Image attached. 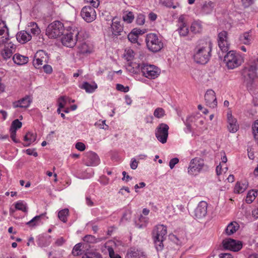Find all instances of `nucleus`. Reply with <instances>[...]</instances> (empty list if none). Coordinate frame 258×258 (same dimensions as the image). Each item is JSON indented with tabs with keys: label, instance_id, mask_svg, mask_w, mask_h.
I'll return each instance as SVG.
<instances>
[{
	"label": "nucleus",
	"instance_id": "9b49d317",
	"mask_svg": "<svg viewBox=\"0 0 258 258\" xmlns=\"http://www.w3.org/2000/svg\"><path fill=\"white\" fill-rule=\"evenodd\" d=\"M218 45L223 52H227L229 49L230 43L228 40V33L226 31H222L219 33L218 35Z\"/></svg>",
	"mask_w": 258,
	"mask_h": 258
},
{
	"label": "nucleus",
	"instance_id": "bf43d9fd",
	"mask_svg": "<svg viewBox=\"0 0 258 258\" xmlns=\"http://www.w3.org/2000/svg\"><path fill=\"white\" fill-rule=\"evenodd\" d=\"M26 153L29 155H33L34 157L38 156L37 153L35 151V149H28L26 150Z\"/></svg>",
	"mask_w": 258,
	"mask_h": 258
},
{
	"label": "nucleus",
	"instance_id": "72a5a7b5",
	"mask_svg": "<svg viewBox=\"0 0 258 258\" xmlns=\"http://www.w3.org/2000/svg\"><path fill=\"white\" fill-rule=\"evenodd\" d=\"M190 31L194 34L201 33L203 31L202 23L199 21L194 22L191 25Z\"/></svg>",
	"mask_w": 258,
	"mask_h": 258
},
{
	"label": "nucleus",
	"instance_id": "49530a36",
	"mask_svg": "<svg viewBox=\"0 0 258 258\" xmlns=\"http://www.w3.org/2000/svg\"><path fill=\"white\" fill-rule=\"evenodd\" d=\"M252 133L255 139H258V120H256L252 125Z\"/></svg>",
	"mask_w": 258,
	"mask_h": 258
},
{
	"label": "nucleus",
	"instance_id": "6e6d98bb",
	"mask_svg": "<svg viewBox=\"0 0 258 258\" xmlns=\"http://www.w3.org/2000/svg\"><path fill=\"white\" fill-rule=\"evenodd\" d=\"M58 106L60 107L63 108L66 104V101L64 96L60 97L58 100Z\"/></svg>",
	"mask_w": 258,
	"mask_h": 258
},
{
	"label": "nucleus",
	"instance_id": "79ce46f5",
	"mask_svg": "<svg viewBox=\"0 0 258 258\" xmlns=\"http://www.w3.org/2000/svg\"><path fill=\"white\" fill-rule=\"evenodd\" d=\"M82 246L81 243H79L75 245L72 250V254L74 256H77L82 254Z\"/></svg>",
	"mask_w": 258,
	"mask_h": 258
},
{
	"label": "nucleus",
	"instance_id": "4be33fe9",
	"mask_svg": "<svg viewBox=\"0 0 258 258\" xmlns=\"http://www.w3.org/2000/svg\"><path fill=\"white\" fill-rule=\"evenodd\" d=\"M227 127L229 131L233 133L236 132L239 126L237 123L236 119L232 116L231 113H227Z\"/></svg>",
	"mask_w": 258,
	"mask_h": 258
},
{
	"label": "nucleus",
	"instance_id": "f8f14e48",
	"mask_svg": "<svg viewBox=\"0 0 258 258\" xmlns=\"http://www.w3.org/2000/svg\"><path fill=\"white\" fill-rule=\"evenodd\" d=\"M223 247L233 251H238L242 248V244L240 241H236L231 238L223 240L222 242Z\"/></svg>",
	"mask_w": 258,
	"mask_h": 258
},
{
	"label": "nucleus",
	"instance_id": "6ab92c4d",
	"mask_svg": "<svg viewBox=\"0 0 258 258\" xmlns=\"http://www.w3.org/2000/svg\"><path fill=\"white\" fill-rule=\"evenodd\" d=\"M111 29L112 35L114 36L121 35L123 30V26L116 18H113L112 20Z\"/></svg>",
	"mask_w": 258,
	"mask_h": 258
},
{
	"label": "nucleus",
	"instance_id": "3c124183",
	"mask_svg": "<svg viewBox=\"0 0 258 258\" xmlns=\"http://www.w3.org/2000/svg\"><path fill=\"white\" fill-rule=\"evenodd\" d=\"M116 89L119 91L126 93L129 91V87L128 86H124L123 85L119 84H116Z\"/></svg>",
	"mask_w": 258,
	"mask_h": 258
},
{
	"label": "nucleus",
	"instance_id": "5fc2aeb1",
	"mask_svg": "<svg viewBox=\"0 0 258 258\" xmlns=\"http://www.w3.org/2000/svg\"><path fill=\"white\" fill-rule=\"evenodd\" d=\"M138 162L137 161V160L134 158H132L130 164L131 168L132 169L135 170L138 167Z\"/></svg>",
	"mask_w": 258,
	"mask_h": 258
},
{
	"label": "nucleus",
	"instance_id": "2eb2a0df",
	"mask_svg": "<svg viewBox=\"0 0 258 258\" xmlns=\"http://www.w3.org/2000/svg\"><path fill=\"white\" fill-rule=\"evenodd\" d=\"M16 49L15 45L11 42L8 43L5 45L4 49L1 51V54L2 57L5 60L10 58L13 54L16 51Z\"/></svg>",
	"mask_w": 258,
	"mask_h": 258
},
{
	"label": "nucleus",
	"instance_id": "2f4dec72",
	"mask_svg": "<svg viewBox=\"0 0 258 258\" xmlns=\"http://www.w3.org/2000/svg\"><path fill=\"white\" fill-rule=\"evenodd\" d=\"M81 88L85 90L86 92L91 93L97 88V85L94 82L91 84L85 82L83 83Z\"/></svg>",
	"mask_w": 258,
	"mask_h": 258
},
{
	"label": "nucleus",
	"instance_id": "5701e85b",
	"mask_svg": "<svg viewBox=\"0 0 258 258\" xmlns=\"http://www.w3.org/2000/svg\"><path fill=\"white\" fill-rule=\"evenodd\" d=\"M16 38L18 42L24 44L30 41L32 36L27 31H21L17 34Z\"/></svg>",
	"mask_w": 258,
	"mask_h": 258
},
{
	"label": "nucleus",
	"instance_id": "8fccbe9b",
	"mask_svg": "<svg viewBox=\"0 0 258 258\" xmlns=\"http://www.w3.org/2000/svg\"><path fill=\"white\" fill-rule=\"evenodd\" d=\"M242 6L245 8H248L252 5L255 0H240Z\"/></svg>",
	"mask_w": 258,
	"mask_h": 258
},
{
	"label": "nucleus",
	"instance_id": "a18cd8bd",
	"mask_svg": "<svg viewBox=\"0 0 258 258\" xmlns=\"http://www.w3.org/2000/svg\"><path fill=\"white\" fill-rule=\"evenodd\" d=\"M154 115L157 118H161L165 115L164 110L162 108H156L154 112Z\"/></svg>",
	"mask_w": 258,
	"mask_h": 258
},
{
	"label": "nucleus",
	"instance_id": "aec40b11",
	"mask_svg": "<svg viewBox=\"0 0 258 258\" xmlns=\"http://www.w3.org/2000/svg\"><path fill=\"white\" fill-rule=\"evenodd\" d=\"M32 101V99L31 96H26L20 100L14 102L13 106L14 108H27L29 106Z\"/></svg>",
	"mask_w": 258,
	"mask_h": 258
},
{
	"label": "nucleus",
	"instance_id": "f3484780",
	"mask_svg": "<svg viewBox=\"0 0 258 258\" xmlns=\"http://www.w3.org/2000/svg\"><path fill=\"white\" fill-rule=\"evenodd\" d=\"M85 165L88 166H96L98 164L99 159L94 152H89L85 155Z\"/></svg>",
	"mask_w": 258,
	"mask_h": 258
},
{
	"label": "nucleus",
	"instance_id": "20e7f679",
	"mask_svg": "<svg viewBox=\"0 0 258 258\" xmlns=\"http://www.w3.org/2000/svg\"><path fill=\"white\" fill-rule=\"evenodd\" d=\"M145 41L147 48L151 52H157L163 47V42L162 40L155 33L147 34Z\"/></svg>",
	"mask_w": 258,
	"mask_h": 258
},
{
	"label": "nucleus",
	"instance_id": "ddd939ff",
	"mask_svg": "<svg viewBox=\"0 0 258 258\" xmlns=\"http://www.w3.org/2000/svg\"><path fill=\"white\" fill-rule=\"evenodd\" d=\"M81 15L82 17L87 22L93 21L96 17L95 9L91 6H85L82 9Z\"/></svg>",
	"mask_w": 258,
	"mask_h": 258
},
{
	"label": "nucleus",
	"instance_id": "39448f33",
	"mask_svg": "<svg viewBox=\"0 0 258 258\" xmlns=\"http://www.w3.org/2000/svg\"><path fill=\"white\" fill-rule=\"evenodd\" d=\"M242 61L241 55L233 50L228 51L224 57V62L229 69L238 67L241 64Z\"/></svg>",
	"mask_w": 258,
	"mask_h": 258
},
{
	"label": "nucleus",
	"instance_id": "9d476101",
	"mask_svg": "<svg viewBox=\"0 0 258 258\" xmlns=\"http://www.w3.org/2000/svg\"><path fill=\"white\" fill-rule=\"evenodd\" d=\"M49 57L48 54L43 50H38L35 54L33 66L39 68L44 63H47Z\"/></svg>",
	"mask_w": 258,
	"mask_h": 258
},
{
	"label": "nucleus",
	"instance_id": "a211bd4d",
	"mask_svg": "<svg viewBox=\"0 0 258 258\" xmlns=\"http://www.w3.org/2000/svg\"><path fill=\"white\" fill-rule=\"evenodd\" d=\"M178 31L181 36H186L189 32L188 28L184 21V17L183 16H179L178 20Z\"/></svg>",
	"mask_w": 258,
	"mask_h": 258
},
{
	"label": "nucleus",
	"instance_id": "1a4fd4ad",
	"mask_svg": "<svg viewBox=\"0 0 258 258\" xmlns=\"http://www.w3.org/2000/svg\"><path fill=\"white\" fill-rule=\"evenodd\" d=\"M168 125L164 123L159 124L155 130V136L157 140L162 144L167 142L168 137Z\"/></svg>",
	"mask_w": 258,
	"mask_h": 258
},
{
	"label": "nucleus",
	"instance_id": "338daca9",
	"mask_svg": "<svg viewBox=\"0 0 258 258\" xmlns=\"http://www.w3.org/2000/svg\"><path fill=\"white\" fill-rule=\"evenodd\" d=\"M149 18L151 21H155L157 19V15L153 13L149 14Z\"/></svg>",
	"mask_w": 258,
	"mask_h": 258
},
{
	"label": "nucleus",
	"instance_id": "a19ab883",
	"mask_svg": "<svg viewBox=\"0 0 258 258\" xmlns=\"http://www.w3.org/2000/svg\"><path fill=\"white\" fill-rule=\"evenodd\" d=\"M82 258H102V256L99 252L91 251L86 252Z\"/></svg>",
	"mask_w": 258,
	"mask_h": 258
},
{
	"label": "nucleus",
	"instance_id": "de8ad7c7",
	"mask_svg": "<svg viewBox=\"0 0 258 258\" xmlns=\"http://www.w3.org/2000/svg\"><path fill=\"white\" fill-rule=\"evenodd\" d=\"M128 40L132 43H136L138 41V36H137L134 32H131L127 35Z\"/></svg>",
	"mask_w": 258,
	"mask_h": 258
},
{
	"label": "nucleus",
	"instance_id": "4468645a",
	"mask_svg": "<svg viewBox=\"0 0 258 258\" xmlns=\"http://www.w3.org/2000/svg\"><path fill=\"white\" fill-rule=\"evenodd\" d=\"M208 204L205 201H201L198 205L194 211V216L197 219L205 217L207 213Z\"/></svg>",
	"mask_w": 258,
	"mask_h": 258
},
{
	"label": "nucleus",
	"instance_id": "c85d7f7f",
	"mask_svg": "<svg viewBox=\"0 0 258 258\" xmlns=\"http://www.w3.org/2000/svg\"><path fill=\"white\" fill-rule=\"evenodd\" d=\"M248 184L246 181L237 182L234 187V191L236 194L243 192L247 188Z\"/></svg>",
	"mask_w": 258,
	"mask_h": 258
},
{
	"label": "nucleus",
	"instance_id": "dca6fc26",
	"mask_svg": "<svg viewBox=\"0 0 258 258\" xmlns=\"http://www.w3.org/2000/svg\"><path fill=\"white\" fill-rule=\"evenodd\" d=\"M206 105L211 108H215L217 105V101L215 92L212 90H208L205 95Z\"/></svg>",
	"mask_w": 258,
	"mask_h": 258
},
{
	"label": "nucleus",
	"instance_id": "412c9836",
	"mask_svg": "<svg viewBox=\"0 0 258 258\" xmlns=\"http://www.w3.org/2000/svg\"><path fill=\"white\" fill-rule=\"evenodd\" d=\"M126 256L127 258H146V255L141 249L131 248L127 250Z\"/></svg>",
	"mask_w": 258,
	"mask_h": 258
},
{
	"label": "nucleus",
	"instance_id": "4c0bfd02",
	"mask_svg": "<svg viewBox=\"0 0 258 258\" xmlns=\"http://www.w3.org/2000/svg\"><path fill=\"white\" fill-rule=\"evenodd\" d=\"M257 195V192L255 190H250L247 194L245 201L248 204L251 203L255 199Z\"/></svg>",
	"mask_w": 258,
	"mask_h": 258
},
{
	"label": "nucleus",
	"instance_id": "b1692460",
	"mask_svg": "<svg viewBox=\"0 0 258 258\" xmlns=\"http://www.w3.org/2000/svg\"><path fill=\"white\" fill-rule=\"evenodd\" d=\"M37 244L40 247H45L51 243V236L50 235H39L37 240Z\"/></svg>",
	"mask_w": 258,
	"mask_h": 258
},
{
	"label": "nucleus",
	"instance_id": "bb28decb",
	"mask_svg": "<svg viewBox=\"0 0 258 258\" xmlns=\"http://www.w3.org/2000/svg\"><path fill=\"white\" fill-rule=\"evenodd\" d=\"M252 40L251 31L245 32L241 34L239 36L240 41L245 45L250 44Z\"/></svg>",
	"mask_w": 258,
	"mask_h": 258
},
{
	"label": "nucleus",
	"instance_id": "f03ea898",
	"mask_svg": "<svg viewBox=\"0 0 258 258\" xmlns=\"http://www.w3.org/2000/svg\"><path fill=\"white\" fill-rule=\"evenodd\" d=\"M167 228L163 225H158L153 231V237L157 250H161L164 246L163 241L166 238Z\"/></svg>",
	"mask_w": 258,
	"mask_h": 258
},
{
	"label": "nucleus",
	"instance_id": "603ef678",
	"mask_svg": "<svg viewBox=\"0 0 258 258\" xmlns=\"http://www.w3.org/2000/svg\"><path fill=\"white\" fill-rule=\"evenodd\" d=\"M108 250L110 258H121L119 254L115 253L114 250L112 247H109L108 248Z\"/></svg>",
	"mask_w": 258,
	"mask_h": 258
},
{
	"label": "nucleus",
	"instance_id": "0e129e2a",
	"mask_svg": "<svg viewBox=\"0 0 258 258\" xmlns=\"http://www.w3.org/2000/svg\"><path fill=\"white\" fill-rule=\"evenodd\" d=\"M146 185V184L145 182H141L139 183V185L137 184L135 185V188L136 189V192H138V190H137V189L139 188H143L144 187H145Z\"/></svg>",
	"mask_w": 258,
	"mask_h": 258
},
{
	"label": "nucleus",
	"instance_id": "473e14b6",
	"mask_svg": "<svg viewBox=\"0 0 258 258\" xmlns=\"http://www.w3.org/2000/svg\"><path fill=\"white\" fill-rule=\"evenodd\" d=\"M45 214H42L40 215L34 217L30 221L26 223V224L29 227H34L39 225L42 223L41 219L44 216Z\"/></svg>",
	"mask_w": 258,
	"mask_h": 258
},
{
	"label": "nucleus",
	"instance_id": "69168bd1",
	"mask_svg": "<svg viewBox=\"0 0 258 258\" xmlns=\"http://www.w3.org/2000/svg\"><path fill=\"white\" fill-rule=\"evenodd\" d=\"M99 126L100 128L104 130H107L108 128V126L105 124V120L102 121L101 123L99 124Z\"/></svg>",
	"mask_w": 258,
	"mask_h": 258
},
{
	"label": "nucleus",
	"instance_id": "6e6552de",
	"mask_svg": "<svg viewBox=\"0 0 258 258\" xmlns=\"http://www.w3.org/2000/svg\"><path fill=\"white\" fill-rule=\"evenodd\" d=\"M138 67L140 68L143 75L149 79H154L160 74V70L154 65L138 64Z\"/></svg>",
	"mask_w": 258,
	"mask_h": 258
},
{
	"label": "nucleus",
	"instance_id": "774afa93",
	"mask_svg": "<svg viewBox=\"0 0 258 258\" xmlns=\"http://www.w3.org/2000/svg\"><path fill=\"white\" fill-rule=\"evenodd\" d=\"M252 215L255 218H258V207L252 211Z\"/></svg>",
	"mask_w": 258,
	"mask_h": 258
},
{
	"label": "nucleus",
	"instance_id": "ea45409f",
	"mask_svg": "<svg viewBox=\"0 0 258 258\" xmlns=\"http://www.w3.org/2000/svg\"><path fill=\"white\" fill-rule=\"evenodd\" d=\"M135 55V52L132 49L128 48L125 49L123 56L127 61H130L133 59Z\"/></svg>",
	"mask_w": 258,
	"mask_h": 258
},
{
	"label": "nucleus",
	"instance_id": "58836bf2",
	"mask_svg": "<svg viewBox=\"0 0 258 258\" xmlns=\"http://www.w3.org/2000/svg\"><path fill=\"white\" fill-rule=\"evenodd\" d=\"M69 215L68 209H64L60 210L58 213V218L63 222L66 223L67 221V217Z\"/></svg>",
	"mask_w": 258,
	"mask_h": 258
},
{
	"label": "nucleus",
	"instance_id": "7c9ffc66",
	"mask_svg": "<svg viewBox=\"0 0 258 258\" xmlns=\"http://www.w3.org/2000/svg\"><path fill=\"white\" fill-rule=\"evenodd\" d=\"M27 31L29 33L31 32L34 35L39 34L41 31L37 24L34 22L29 23Z\"/></svg>",
	"mask_w": 258,
	"mask_h": 258
},
{
	"label": "nucleus",
	"instance_id": "37998d69",
	"mask_svg": "<svg viewBox=\"0 0 258 258\" xmlns=\"http://www.w3.org/2000/svg\"><path fill=\"white\" fill-rule=\"evenodd\" d=\"M15 208L17 210L22 211L24 212H27L26 204L22 201H20L15 204Z\"/></svg>",
	"mask_w": 258,
	"mask_h": 258
},
{
	"label": "nucleus",
	"instance_id": "423d86ee",
	"mask_svg": "<svg viewBox=\"0 0 258 258\" xmlns=\"http://www.w3.org/2000/svg\"><path fill=\"white\" fill-rule=\"evenodd\" d=\"M79 34V31L77 30L74 29L67 31L62 35L61 39L62 44L67 47L71 48L74 47L77 41L80 42L78 38Z\"/></svg>",
	"mask_w": 258,
	"mask_h": 258
},
{
	"label": "nucleus",
	"instance_id": "4d7b16f0",
	"mask_svg": "<svg viewBox=\"0 0 258 258\" xmlns=\"http://www.w3.org/2000/svg\"><path fill=\"white\" fill-rule=\"evenodd\" d=\"M179 162V159L177 158H174L170 160L169 162V166L171 169H173L175 164H177Z\"/></svg>",
	"mask_w": 258,
	"mask_h": 258
},
{
	"label": "nucleus",
	"instance_id": "393cba45",
	"mask_svg": "<svg viewBox=\"0 0 258 258\" xmlns=\"http://www.w3.org/2000/svg\"><path fill=\"white\" fill-rule=\"evenodd\" d=\"M13 60L16 64L21 66L27 63L29 58L28 57L20 54H15L13 57Z\"/></svg>",
	"mask_w": 258,
	"mask_h": 258
},
{
	"label": "nucleus",
	"instance_id": "c03bdc74",
	"mask_svg": "<svg viewBox=\"0 0 258 258\" xmlns=\"http://www.w3.org/2000/svg\"><path fill=\"white\" fill-rule=\"evenodd\" d=\"M22 123L19 119H16L14 120L11 126L10 131H16L17 130L20 128L22 127Z\"/></svg>",
	"mask_w": 258,
	"mask_h": 258
},
{
	"label": "nucleus",
	"instance_id": "cd10ccee",
	"mask_svg": "<svg viewBox=\"0 0 258 258\" xmlns=\"http://www.w3.org/2000/svg\"><path fill=\"white\" fill-rule=\"evenodd\" d=\"M9 34L8 27L0 28V45L5 44L9 40Z\"/></svg>",
	"mask_w": 258,
	"mask_h": 258
},
{
	"label": "nucleus",
	"instance_id": "680f3d73",
	"mask_svg": "<svg viewBox=\"0 0 258 258\" xmlns=\"http://www.w3.org/2000/svg\"><path fill=\"white\" fill-rule=\"evenodd\" d=\"M11 132V138H12V140L15 142L18 143V141L16 140V131H10Z\"/></svg>",
	"mask_w": 258,
	"mask_h": 258
},
{
	"label": "nucleus",
	"instance_id": "f704fd0d",
	"mask_svg": "<svg viewBox=\"0 0 258 258\" xmlns=\"http://www.w3.org/2000/svg\"><path fill=\"white\" fill-rule=\"evenodd\" d=\"M36 139V135L30 132L27 133L24 137V141L27 143L23 144L25 147L29 146L32 143H33Z\"/></svg>",
	"mask_w": 258,
	"mask_h": 258
},
{
	"label": "nucleus",
	"instance_id": "c756f323",
	"mask_svg": "<svg viewBox=\"0 0 258 258\" xmlns=\"http://www.w3.org/2000/svg\"><path fill=\"white\" fill-rule=\"evenodd\" d=\"M214 7V3L211 1L205 2L202 6V12L205 14H210Z\"/></svg>",
	"mask_w": 258,
	"mask_h": 258
},
{
	"label": "nucleus",
	"instance_id": "09e8293b",
	"mask_svg": "<svg viewBox=\"0 0 258 258\" xmlns=\"http://www.w3.org/2000/svg\"><path fill=\"white\" fill-rule=\"evenodd\" d=\"M145 18L143 14H139L136 19L137 24L140 25H143L145 23Z\"/></svg>",
	"mask_w": 258,
	"mask_h": 258
},
{
	"label": "nucleus",
	"instance_id": "a878e982",
	"mask_svg": "<svg viewBox=\"0 0 258 258\" xmlns=\"http://www.w3.org/2000/svg\"><path fill=\"white\" fill-rule=\"evenodd\" d=\"M239 228V225L236 222L230 223L225 229V233L227 235H231L236 232Z\"/></svg>",
	"mask_w": 258,
	"mask_h": 258
},
{
	"label": "nucleus",
	"instance_id": "0eeeda50",
	"mask_svg": "<svg viewBox=\"0 0 258 258\" xmlns=\"http://www.w3.org/2000/svg\"><path fill=\"white\" fill-rule=\"evenodd\" d=\"M63 25L60 21H54L48 25L46 30V34L50 38H56L62 35Z\"/></svg>",
	"mask_w": 258,
	"mask_h": 258
},
{
	"label": "nucleus",
	"instance_id": "e433bc0d",
	"mask_svg": "<svg viewBox=\"0 0 258 258\" xmlns=\"http://www.w3.org/2000/svg\"><path fill=\"white\" fill-rule=\"evenodd\" d=\"M135 18L133 12L125 11L123 13L122 19L127 23H131L133 22Z\"/></svg>",
	"mask_w": 258,
	"mask_h": 258
},
{
	"label": "nucleus",
	"instance_id": "13d9d810",
	"mask_svg": "<svg viewBox=\"0 0 258 258\" xmlns=\"http://www.w3.org/2000/svg\"><path fill=\"white\" fill-rule=\"evenodd\" d=\"M44 72L47 74H50L52 71V67L48 64H44L43 67Z\"/></svg>",
	"mask_w": 258,
	"mask_h": 258
},
{
	"label": "nucleus",
	"instance_id": "c9c22d12",
	"mask_svg": "<svg viewBox=\"0 0 258 258\" xmlns=\"http://www.w3.org/2000/svg\"><path fill=\"white\" fill-rule=\"evenodd\" d=\"M79 52L80 53H90L91 52V48L85 42H82L78 45Z\"/></svg>",
	"mask_w": 258,
	"mask_h": 258
},
{
	"label": "nucleus",
	"instance_id": "052dcab7",
	"mask_svg": "<svg viewBox=\"0 0 258 258\" xmlns=\"http://www.w3.org/2000/svg\"><path fill=\"white\" fill-rule=\"evenodd\" d=\"M65 242V240L63 237H60L58 238L55 242V244L57 246H61Z\"/></svg>",
	"mask_w": 258,
	"mask_h": 258
},
{
	"label": "nucleus",
	"instance_id": "f257e3e1",
	"mask_svg": "<svg viewBox=\"0 0 258 258\" xmlns=\"http://www.w3.org/2000/svg\"><path fill=\"white\" fill-rule=\"evenodd\" d=\"M212 43L208 39L199 40L194 50L193 58L197 63H207L211 56Z\"/></svg>",
	"mask_w": 258,
	"mask_h": 258
},
{
	"label": "nucleus",
	"instance_id": "e2e57ef3",
	"mask_svg": "<svg viewBox=\"0 0 258 258\" xmlns=\"http://www.w3.org/2000/svg\"><path fill=\"white\" fill-rule=\"evenodd\" d=\"M91 2L90 4L91 7L94 9L97 8L99 5V1L98 0H91Z\"/></svg>",
	"mask_w": 258,
	"mask_h": 258
},
{
	"label": "nucleus",
	"instance_id": "864d4df0",
	"mask_svg": "<svg viewBox=\"0 0 258 258\" xmlns=\"http://www.w3.org/2000/svg\"><path fill=\"white\" fill-rule=\"evenodd\" d=\"M76 148L80 151H83L85 150V145L82 142H78L75 145Z\"/></svg>",
	"mask_w": 258,
	"mask_h": 258
},
{
	"label": "nucleus",
	"instance_id": "7ed1b4c3",
	"mask_svg": "<svg viewBox=\"0 0 258 258\" xmlns=\"http://www.w3.org/2000/svg\"><path fill=\"white\" fill-rule=\"evenodd\" d=\"M208 169V166L205 164L203 159L196 157L190 160L187 168V172L190 175L195 176L201 172L207 171Z\"/></svg>",
	"mask_w": 258,
	"mask_h": 258
}]
</instances>
